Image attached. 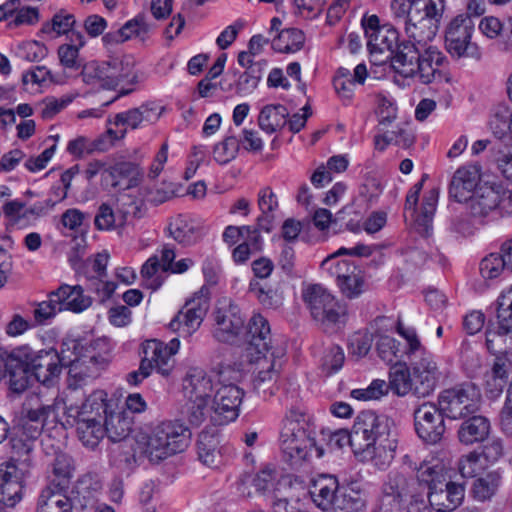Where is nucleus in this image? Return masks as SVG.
<instances>
[{
    "label": "nucleus",
    "instance_id": "34",
    "mask_svg": "<svg viewBox=\"0 0 512 512\" xmlns=\"http://www.w3.org/2000/svg\"><path fill=\"white\" fill-rule=\"evenodd\" d=\"M512 110L506 104L496 105L491 113L489 129L492 134L502 140H511Z\"/></svg>",
    "mask_w": 512,
    "mask_h": 512
},
{
    "label": "nucleus",
    "instance_id": "11",
    "mask_svg": "<svg viewBox=\"0 0 512 512\" xmlns=\"http://www.w3.org/2000/svg\"><path fill=\"white\" fill-rule=\"evenodd\" d=\"M480 398L473 384H464L442 391L438 397V406L447 417L460 419L479 410Z\"/></svg>",
    "mask_w": 512,
    "mask_h": 512
},
{
    "label": "nucleus",
    "instance_id": "1",
    "mask_svg": "<svg viewBox=\"0 0 512 512\" xmlns=\"http://www.w3.org/2000/svg\"><path fill=\"white\" fill-rule=\"evenodd\" d=\"M438 29L434 21L408 10L404 19L406 39L394 57L393 71L404 78H418L425 85L449 83L450 75L441 69L447 58L433 45Z\"/></svg>",
    "mask_w": 512,
    "mask_h": 512
},
{
    "label": "nucleus",
    "instance_id": "6",
    "mask_svg": "<svg viewBox=\"0 0 512 512\" xmlns=\"http://www.w3.org/2000/svg\"><path fill=\"white\" fill-rule=\"evenodd\" d=\"M64 366L68 367V387L77 389L88 379L98 377L108 365V358L77 339L63 340Z\"/></svg>",
    "mask_w": 512,
    "mask_h": 512
},
{
    "label": "nucleus",
    "instance_id": "47",
    "mask_svg": "<svg viewBox=\"0 0 512 512\" xmlns=\"http://www.w3.org/2000/svg\"><path fill=\"white\" fill-rule=\"evenodd\" d=\"M229 315H230V320H229L230 324H229V326L226 325V343L227 342L237 343V339L244 337V336H248L249 337L248 341H250L251 340V335L249 333L250 324H248V330L245 331V327H244L245 320H244V317L241 315L240 309L238 308L237 305L230 304ZM250 320H252V318ZM249 323H251V321H249ZM248 343L249 342H247L245 344V346Z\"/></svg>",
    "mask_w": 512,
    "mask_h": 512
},
{
    "label": "nucleus",
    "instance_id": "2",
    "mask_svg": "<svg viewBox=\"0 0 512 512\" xmlns=\"http://www.w3.org/2000/svg\"><path fill=\"white\" fill-rule=\"evenodd\" d=\"M63 367V342L60 351L35 350L27 344L11 350L0 348V382L6 380L9 390L15 394L26 391L33 379L47 387L54 386Z\"/></svg>",
    "mask_w": 512,
    "mask_h": 512
},
{
    "label": "nucleus",
    "instance_id": "43",
    "mask_svg": "<svg viewBox=\"0 0 512 512\" xmlns=\"http://www.w3.org/2000/svg\"><path fill=\"white\" fill-rule=\"evenodd\" d=\"M331 295L324 287L319 284L309 286L303 293V298L309 306L312 317L323 316V309L328 303H332Z\"/></svg>",
    "mask_w": 512,
    "mask_h": 512
},
{
    "label": "nucleus",
    "instance_id": "48",
    "mask_svg": "<svg viewBox=\"0 0 512 512\" xmlns=\"http://www.w3.org/2000/svg\"><path fill=\"white\" fill-rule=\"evenodd\" d=\"M258 206L263 213L259 218V225L262 229L269 232L273 211L278 207L276 195L270 187H264L258 193Z\"/></svg>",
    "mask_w": 512,
    "mask_h": 512
},
{
    "label": "nucleus",
    "instance_id": "10",
    "mask_svg": "<svg viewBox=\"0 0 512 512\" xmlns=\"http://www.w3.org/2000/svg\"><path fill=\"white\" fill-rule=\"evenodd\" d=\"M394 423L384 415H378L374 411H362L355 419L353 425L354 445L358 451L371 454V445L386 442L394 437Z\"/></svg>",
    "mask_w": 512,
    "mask_h": 512
},
{
    "label": "nucleus",
    "instance_id": "58",
    "mask_svg": "<svg viewBox=\"0 0 512 512\" xmlns=\"http://www.w3.org/2000/svg\"><path fill=\"white\" fill-rule=\"evenodd\" d=\"M77 97L76 93H68L60 98L47 97L41 104V116L43 119H52L56 114L66 108Z\"/></svg>",
    "mask_w": 512,
    "mask_h": 512
},
{
    "label": "nucleus",
    "instance_id": "38",
    "mask_svg": "<svg viewBox=\"0 0 512 512\" xmlns=\"http://www.w3.org/2000/svg\"><path fill=\"white\" fill-rule=\"evenodd\" d=\"M305 43L304 33L296 28L282 29L272 40V48L280 53L299 51Z\"/></svg>",
    "mask_w": 512,
    "mask_h": 512
},
{
    "label": "nucleus",
    "instance_id": "14",
    "mask_svg": "<svg viewBox=\"0 0 512 512\" xmlns=\"http://www.w3.org/2000/svg\"><path fill=\"white\" fill-rule=\"evenodd\" d=\"M415 431L419 438L428 444L440 442L445 434L444 413L440 407L425 402L414 410Z\"/></svg>",
    "mask_w": 512,
    "mask_h": 512
},
{
    "label": "nucleus",
    "instance_id": "44",
    "mask_svg": "<svg viewBox=\"0 0 512 512\" xmlns=\"http://www.w3.org/2000/svg\"><path fill=\"white\" fill-rule=\"evenodd\" d=\"M486 346L493 354H504L512 351V331L502 329L498 324L496 329L486 331Z\"/></svg>",
    "mask_w": 512,
    "mask_h": 512
},
{
    "label": "nucleus",
    "instance_id": "32",
    "mask_svg": "<svg viewBox=\"0 0 512 512\" xmlns=\"http://www.w3.org/2000/svg\"><path fill=\"white\" fill-rule=\"evenodd\" d=\"M112 89L121 83L134 84L137 80L134 59L131 56L114 57L109 60Z\"/></svg>",
    "mask_w": 512,
    "mask_h": 512
},
{
    "label": "nucleus",
    "instance_id": "3",
    "mask_svg": "<svg viewBox=\"0 0 512 512\" xmlns=\"http://www.w3.org/2000/svg\"><path fill=\"white\" fill-rule=\"evenodd\" d=\"M249 333L251 340L244 348L245 360L235 362L226 368L232 372L230 378L239 381L243 377L244 364L247 362L254 368L252 371V385L257 393L265 397L274 395L276 383L282 369V361L275 352H270V326L262 315L252 317Z\"/></svg>",
    "mask_w": 512,
    "mask_h": 512
},
{
    "label": "nucleus",
    "instance_id": "25",
    "mask_svg": "<svg viewBox=\"0 0 512 512\" xmlns=\"http://www.w3.org/2000/svg\"><path fill=\"white\" fill-rule=\"evenodd\" d=\"M499 201V191L489 186H482L473 193V196L468 201V205L472 216L482 218L496 209Z\"/></svg>",
    "mask_w": 512,
    "mask_h": 512
},
{
    "label": "nucleus",
    "instance_id": "9",
    "mask_svg": "<svg viewBox=\"0 0 512 512\" xmlns=\"http://www.w3.org/2000/svg\"><path fill=\"white\" fill-rule=\"evenodd\" d=\"M282 457L292 468H298L315 453L320 458L324 455L322 447L317 446L312 432L293 421L284 424L280 435Z\"/></svg>",
    "mask_w": 512,
    "mask_h": 512
},
{
    "label": "nucleus",
    "instance_id": "33",
    "mask_svg": "<svg viewBox=\"0 0 512 512\" xmlns=\"http://www.w3.org/2000/svg\"><path fill=\"white\" fill-rule=\"evenodd\" d=\"M370 448V456H367L365 452H360L358 457L361 461H371L376 468L383 470L390 465L395 457L397 440L392 437L386 442L371 445Z\"/></svg>",
    "mask_w": 512,
    "mask_h": 512
},
{
    "label": "nucleus",
    "instance_id": "60",
    "mask_svg": "<svg viewBox=\"0 0 512 512\" xmlns=\"http://www.w3.org/2000/svg\"><path fill=\"white\" fill-rule=\"evenodd\" d=\"M497 320L502 329L512 331V287L497 300Z\"/></svg>",
    "mask_w": 512,
    "mask_h": 512
},
{
    "label": "nucleus",
    "instance_id": "36",
    "mask_svg": "<svg viewBox=\"0 0 512 512\" xmlns=\"http://www.w3.org/2000/svg\"><path fill=\"white\" fill-rule=\"evenodd\" d=\"M437 202L438 191L436 189L430 190L423 199L421 212L414 220L415 229L421 236L427 237L431 234Z\"/></svg>",
    "mask_w": 512,
    "mask_h": 512
},
{
    "label": "nucleus",
    "instance_id": "31",
    "mask_svg": "<svg viewBox=\"0 0 512 512\" xmlns=\"http://www.w3.org/2000/svg\"><path fill=\"white\" fill-rule=\"evenodd\" d=\"M72 502L60 489L48 486L42 490L38 499L37 512H71Z\"/></svg>",
    "mask_w": 512,
    "mask_h": 512
},
{
    "label": "nucleus",
    "instance_id": "12",
    "mask_svg": "<svg viewBox=\"0 0 512 512\" xmlns=\"http://www.w3.org/2000/svg\"><path fill=\"white\" fill-rule=\"evenodd\" d=\"M474 28L475 23L470 15H458L449 23L445 33V45L452 57L480 59V50L471 41Z\"/></svg>",
    "mask_w": 512,
    "mask_h": 512
},
{
    "label": "nucleus",
    "instance_id": "51",
    "mask_svg": "<svg viewBox=\"0 0 512 512\" xmlns=\"http://www.w3.org/2000/svg\"><path fill=\"white\" fill-rule=\"evenodd\" d=\"M162 273L158 256H151L141 269L144 285L152 290H157L163 283Z\"/></svg>",
    "mask_w": 512,
    "mask_h": 512
},
{
    "label": "nucleus",
    "instance_id": "41",
    "mask_svg": "<svg viewBox=\"0 0 512 512\" xmlns=\"http://www.w3.org/2000/svg\"><path fill=\"white\" fill-rule=\"evenodd\" d=\"M71 40L75 44L61 45L58 48V57L64 68L77 70L82 66V61L79 57V48L84 46L85 40L83 35L79 32H73Z\"/></svg>",
    "mask_w": 512,
    "mask_h": 512
},
{
    "label": "nucleus",
    "instance_id": "64",
    "mask_svg": "<svg viewBox=\"0 0 512 512\" xmlns=\"http://www.w3.org/2000/svg\"><path fill=\"white\" fill-rule=\"evenodd\" d=\"M494 161L499 172L507 179H512V147L493 148Z\"/></svg>",
    "mask_w": 512,
    "mask_h": 512
},
{
    "label": "nucleus",
    "instance_id": "16",
    "mask_svg": "<svg viewBox=\"0 0 512 512\" xmlns=\"http://www.w3.org/2000/svg\"><path fill=\"white\" fill-rule=\"evenodd\" d=\"M180 341L177 338L169 343L152 339L142 345L143 362H148L151 370L156 369L163 376H168L174 367L173 356L178 352Z\"/></svg>",
    "mask_w": 512,
    "mask_h": 512
},
{
    "label": "nucleus",
    "instance_id": "17",
    "mask_svg": "<svg viewBox=\"0 0 512 512\" xmlns=\"http://www.w3.org/2000/svg\"><path fill=\"white\" fill-rule=\"evenodd\" d=\"M411 369L414 380V395L427 397L436 388L440 377V371L433 355L423 353L419 359H411Z\"/></svg>",
    "mask_w": 512,
    "mask_h": 512
},
{
    "label": "nucleus",
    "instance_id": "18",
    "mask_svg": "<svg viewBox=\"0 0 512 512\" xmlns=\"http://www.w3.org/2000/svg\"><path fill=\"white\" fill-rule=\"evenodd\" d=\"M24 472L13 463L0 464V502L14 507L22 499Z\"/></svg>",
    "mask_w": 512,
    "mask_h": 512
},
{
    "label": "nucleus",
    "instance_id": "52",
    "mask_svg": "<svg viewBox=\"0 0 512 512\" xmlns=\"http://www.w3.org/2000/svg\"><path fill=\"white\" fill-rule=\"evenodd\" d=\"M260 250L261 237L256 231H253L252 235H248L243 243L233 249L232 259L236 264H244L253 252Z\"/></svg>",
    "mask_w": 512,
    "mask_h": 512
},
{
    "label": "nucleus",
    "instance_id": "37",
    "mask_svg": "<svg viewBox=\"0 0 512 512\" xmlns=\"http://www.w3.org/2000/svg\"><path fill=\"white\" fill-rule=\"evenodd\" d=\"M219 439L209 432H202L198 441L200 460L207 466L218 468L222 464V453L217 449Z\"/></svg>",
    "mask_w": 512,
    "mask_h": 512
},
{
    "label": "nucleus",
    "instance_id": "4",
    "mask_svg": "<svg viewBox=\"0 0 512 512\" xmlns=\"http://www.w3.org/2000/svg\"><path fill=\"white\" fill-rule=\"evenodd\" d=\"M183 392L187 399L185 410L187 420L199 426L205 419V407L210 404L215 416L213 421L222 423L224 414V381L222 365L211 369L207 374L198 369L191 370L183 380Z\"/></svg>",
    "mask_w": 512,
    "mask_h": 512
},
{
    "label": "nucleus",
    "instance_id": "5",
    "mask_svg": "<svg viewBox=\"0 0 512 512\" xmlns=\"http://www.w3.org/2000/svg\"><path fill=\"white\" fill-rule=\"evenodd\" d=\"M190 431L182 423L166 421L157 425L148 436L137 440L136 452L152 463L182 452L188 445Z\"/></svg>",
    "mask_w": 512,
    "mask_h": 512
},
{
    "label": "nucleus",
    "instance_id": "57",
    "mask_svg": "<svg viewBox=\"0 0 512 512\" xmlns=\"http://www.w3.org/2000/svg\"><path fill=\"white\" fill-rule=\"evenodd\" d=\"M244 390L236 384H226V422L235 421L244 398Z\"/></svg>",
    "mask_w": 512,
    "mask_h": 512
},
{
    "label": "nucleus",
    "instance_id": "27",
    "mask_svg": "<svg viewBox=\"0 0 512 512\" xmlns=\"http://www.w3.org/2000/svg\"><path fill=\"white\" fill-rule=\"evenodd\" d=\"M366 507V491L356 482L351 483L334 502V512H366Z\"/></svg>",
    "mask_w": 512,
    "mask_h": 512
},
{
    "label": "nucleus",
    "instance_id": "22",
    "mask_svg": "<svg viewBox=\"0 0 512 512\" xmlns=\"http://www.w3.org/2000/svg\"><path fill=\"white\" fill-rule=\"evenodd\" d=\"M160 112L158 108L152 104H143L137 108L129 109L124 112L117 113L110 124L115 126H123L124 128L138 129L144 123H153L158 120Z\"/></svg>",
    "mask_w": 512,
    "mask_h": 512
},
{
    "label": "nucleus",
    "instance_id": "39",
    "mask_svg": "<svg viewBox=\"0 0 512 512\" xmlns=\"http://www.w3.org/2000/svg\"><path fill=\"white\" fill-rule=\"evenodd\" d=\"M109 60L98 62L91 61L85 64L82 68V79L85 83L90 85H99L105 89H112L110 83Z\"/></svg>",
    "mask_w": 512,
    "mask_h": 512
},
{
    "label": "nucleus",
    "instance_id": "49",
    "mask_svg": "<svg viewBox=\"0 0 512 512\" xmlns=\"http://www.w3.org/2000/svg\"><path fill=\"white\" fill-rule=\"evenodd\" d=\"M376 349L379 357L386 363H392L404 356L401 343L388 335L380 336L376 344Z\"/></svg>",
    "mask_w": 512,
    "mask_h": 512
},
{
    "label": "nucleus",
    "instance_id": "62",
    "mask_svg": "<svg viewBox=\"0 0 512 512\" xmlns=\"http://www.w3.org/2000/svg\"><path fill=\"white\" fill-rule=\"evenodd\" d=\"M343 295L347 298H356L363 292L364 276L361 269H358L353 274H350L347 279L337 283Z\"/></svg>",
    "mask_w": 512,
    "mask_h": 512
},
{
    "label": "nucleus",
    "instance_id": "56",
    "mask_svg": "<svg viewBox=\"0 0 512 512\" xmlns=\"http://www.w3.org/2000/svg\"><path fill=\"white\" fill-rule=\"evenodd\" d=\"M53 301V297L48 296V300L35 303V308L33 310L34 326L47 325L59 312H61L57 303Z\"/></svg>",
    "mask_w": 512,
    "mask_h": 512
},
{
    "label": "nucleus",
    "instance_id": "28",
    "mask_svg": "<svg viewBox=\"0 0 512 512\" xmlns=\"http://www.w3.org/2000/svg\"><path fill=\"white\" fill-rule=\"evenodd\" d=\"M490 432V422L484 416H472L459 427L458 439L464 445L482 442Z\"/></svg>",
    "mask_w": 512,
    "mask_h": 512
},
{
    "label": "nucleus",
    "instance_id": "29",
    "mask_svg": "<svg viewBox=\"0 0 512 512\" xmlns=\"http://www.w3.org/2000/svg\"><path fill=\"white\" fill-rule=\"evenodd\" d=\"M289 116L288 109L282 104L265 105L258 116V125L267 134L280 131L286 124Z\"/></svg>",
    "mask_w": 512,
    "mask_h": 512
},
{
    "label": "nucleus",
    "instance_id": "23",
    "mask_svg": "<svg viewBox=\"0 0 512 512\" xmlns=\"http://www.w3.org/2000/svg\"><path fill=\"white\" fill-rule=\"evenodd\" d=\"M109 401L112 403V406L107 412H102L105 435H107L112 442H119L129 435L133 419L124 410H113L115 403L112 400Z\"/></svg>",
    "mask_w": 512,
    "mask_h": 512
},
{
    "label": "nucleus",
    "instance_id": "42",
    "mask_svg": "<svg viewBox=\"0 0 512 512\" xmlns=\"http://www.w3.org/2000/svg\"><path fill=\"white\" fill-rule=\"evenodd\" d=\"M501 482V475L497 471H490L484 476L477 478L472 487L473 497L484 502L490 500L498 490Z\"/></svg>",
    "mask_w": 512,
    "mask_h": 512
},
{
    "label": "nucleus",
    "instance_id": "61",
    "mask_svg": "<svg viewBox=\"0 0 512 512\" xmlns=\"http://www.w3.org/2000/svg\"><path fill=\"white\" fill-rule=\"evenodd\" d=\"M388 393V385L384 380L375 379L364 389H354L351 391V397L356 400H378Z\"/></svg>",
    "mask_w": 512,
    "mask_h": 512
},
{
    "label": "nucleus",
    "instance_id": "50",
    "mask_svg": "<svg viewBox=\"0 0 512 512\" xmlns=\"http://www.w3.org/2000/svg\"><path fill=\"white\" fill-rule=\"evenodd\" d=\"M397 332L406 342L403 350L404 355H406L409 360L416 358L417 354L421 356L423 353H428V351L422 346L414 328L405 327L401 321H398Z\"/></svg>",
    "mask_w": 512,
    "mask_h": 512
},
{
    "label": "nucleus",
    "instance_id": "7",
    "mask_svg": "<svg viewBox=\"0 0 512 512\" xmlns=\"http://www.w3.org/2000/svg\"><path fill=\"white\" fill-rule=\"evenodd\" d=\"M111 406L107 393L104 390H95L76 408V432L83 445L95 448L103 439L105 429L102 412H107Z\"/></svg>",
    "mask_w": 512,
    "mask_h": 512
},
{
    "label": "nucleus",
    "instance_id": "53",
    "mask_svg": "<svg viewBox=\"0 0 512 512\" xmlns=\"http://www.w3.org/2000/svg\"><path fill=\"white\" fill-rule=\"evenodd\" d=\"M344 360L345 355L342 348L332 345L325 349L321 358L320 368L326 376H329L341 369Z\"/></svg>",
    "mask_w": 512,
    "mask_h": 512
},
{
    "label": "nucleus",
    "instance_id": "55",
    "mask_svg": "<svg viewBox=\"0 0 512 512\" xmlns=\"http://www.w3.org/2000/svg\"><path fill=\"white\" fill-rule=\"evenodd\" d=\"M125 222L124 215H117L106 203L101 204L94 219V224L99 230H110L122 226Z\"/></svg>",
    "mask_w": 512,
    "mask_h": 512
},
{
    "label": "nucleus",
    "instance_id": "26",
    "mask_svg": "<svg viewBox=\"0 0 512 512\" xmlns=\"http://www.w3.org/2000/svg\"><path fill=\"white\" fill-rule=\"evenodd\" d=\"M338 480L332 475H320L313 480L310 494L314 503L321 509H328L333 503L338 490Z\"/></svg>",
    "mask_w": 512,
    "mask_h": 512
},
{
    "label": "nucleus",
    "instance_id": "13",
    "mask_svg": "<svg viewBox=\"0 0 512 512\" xmlns=\"http://www.w3.org/2000/svg\"><path fill=\"white\" fill-rule=\"evenodd\" d=\"M209 308V291L201 287L170 322V327L183 336H191L201 325Z\"/></svg>",
    "mask_w": 512,
    "mask_h": 512
},
{
    "label": "nucleus",
    "instance_id": "15",
    "mask_svg": "<svg viewBox=\"0 0 512 512\" xmlns=\"http://www.w3.org/2000/svg\"><path fill=\"white\" fill-rule=\"evenodd\" d=\"M410 496V479L404 473L390 471L382 484L380 509L382 512H408Z\"/></svg>",
    "mask_w": 512,
    "mask_h": 512
},
{
    "label": "nucleus",
    "instance_id": "54",
    "mask_svg": "<svg viewBox=\"0 0 512 512\" xmlns=\"http://www.w3.org/2000/svg\"><path fill=\"white\" fill-rule=\"evenodd\" d=\"M372 342V335L366 330L353 333L348 342L349 355L356 359L365 357L371 349Z\"/></svg>",
    "mask_w": 512,
    "mask_h": 512
},
{
    "label": "nucleus",
    "instance_id": "24",
    "mask_svg": "<svg viewBox=\"0 0 512 512\" xmlns=\"http://www.w3.org/2000/svg\"><path fill=\"white\" fill-rule=\"evenodd\" d=\"M201 224L189 215H178L169 224V232L175 241L188 246L201 237Z\"/></svg>",
    "mask_w": 512,
    "mask_h": 512
},
{
    "label": "nucleus",
    "instance_id": "40",
    "mask_svg": "<svg viewBox=\"0 0 512 512\" xmlns=\"http://www.w3.org/2000/svg\"><path fill=\"white\" fill-rule=\"evenodd\" d=\"M398 396H405L409 392L414 394V380L412 372L405 363H396L390 372V381L388 388Z\"/></svg>",
    "mask_w": 512,
    "mask_h": 512
},
{
    "label": "nucleus",
    "instance_id": "46",
    "mask_svg": "<svg viewBox=\"0 0 512 512\" xmlns=\"http://www.w3.org/2000/svg\"><path fill=\"white\" fill-rule=\"evenodd\" d=\"M337 252L328 256L321 263L322 268L328 271V273L336 279L339 283L342 280L347 279L350 274L360 269L354 262L349 260H338Z\"/></svg>",
    "mask_w": 512,
    "mask_h": 512
},
{
    "label": "nucleus",
    "instance_id": "20",
    "mask_svg": "<svg viewBox=\"0 0 512 512\" xmlns=\"http://www.w3.org/2000/svg\"><path fill=\"white\" fill-rule=\"evenodd\" d=\"M49 297H53L54 301L60 308V311H71L80 313L89 308L92 300L84 294V290L80 285L62 284L56 290L49 293Z\"/></svg>",
    "mask_w": 512,
    "mask_h": 512
},
{
    "label": "nucleus",
    "instance_id": "45",
    "mask_svg": "<svg viewBox=\"0 0 512 512\" xmlns=\"http://www.w3.org/2000/svg\"><path fill=\"white\" fill-rule=\"evenodd\" d=\"M408 6L409 10H413L420 17L439 25L445 10V0H414Z\"/></svg>",
    "mask_w": 512,
    "mask_h": 512
},
{
    "label": "nucleus",
    "instance_id": "8",
    "mask_svg": "<svg viewBox=\"0 0 512 512\" xmlns=\"http://www.w3.org/2000/svg\"><path fill=\"white\" fill-rule=\"evenodd\" d=\"M419 480L428 487V501L437 512H450L461 505L465 489L461 484L450 481L437 467L422 470Z\"/></svg>",
    "mask_w": 512,
    "mask_h": 512
},
{
    "label": "nucleus",
    "instance_id": "19",
    "mask_svg": "<svg viewBox=\"0 0 512 512\" xmlns=\"http://www.w3.org/2000/svg\"><path fill=\"white\" fill-rule=\"evenodd\" d=\"M398 31L390 26L383 25L380 29L371 31L368 34L367 46L372 56L378 54H387L384 59H376V61L384 62L390 60L391 67L393 68L394 57L400 47Z\"/></svg>",
    "mask_w": 512,
    "mask_h": 512
},
{
    "label": "nucleus",
    "instance_id": "59",
    "mask_svg": "<svg viewBox=\"0 0 512 512\" xmlns=\"http://www.w3.org/2000/svg\"><path fill=\"white\" fill-rule=\"evenodd\" d=\"M479 270L485 280L496 279L507 271L498 253L484 257L479 264Z\"/></svg>",
    "mask_w": 512,
    "mask_h": 512
},
{
    "label": "nucleus",
    "instance_id": "21",
    "mask_svg": "<svg viewBox=\"0 0 512 512\" xmlns=\"http://www.w3.org/2000/svg\"><path fill=\"white\" fill-rule=\"evenodd\" d=\"M480 175L474 167H461L456 170L449 186V196L456 202H468L476 191Z\"/></svg>",
    "mask_w": 512,
    "mask_h": 512
},
{
    "label": "nucleus",
    "instance_id": "30",
    "mask_svg": "<svg viewBox=\"0 0 512 512\" xmlns=\"http://www.w3.org/2000/svg\"><path fill=\"white\" fill-rule=\"evenodd\" d=\"M111 148V142L107 136L100 135L97 138L77 136L70 140L67 145V152L77 159L84 158L96 152H105Z\"/></svg>",
    "mask_w": 512,
    "mask_h": 512
},
{
    "label": "nucleus",
    "instance_id": "63",
    "mask_svg": "<svg viewBox=\"0 0 512 512\" xmlns=\"http://www.w3.org/2000/svg\"><path fill=\"white\" fill-rule=\"evenodd\" d=\"M332 303H327L323 309V316H313V318L323 324H338L345 321L346 307L340 304L334 297Z\"/></svg>",
    "mask_w": 512,
    "mask_h": 512
},
{
    "label": "nucleus",
    "instance_id": "35",
    "mask_svg": "<svg viewBox=\"0 0 512 512\" xmlns=\"http://www.w3.org/2000/svg\"><path fill=\"white\" fill-rule=\"evenodd\" d=\"M150 31V25L145 21L144 16L138 15L127 21L119 30L104 35L105 42L122 43L133 36H143Z\"/></svg>",
    "mask_w": 512,
    "mask_h": 512
}]
</instances>
